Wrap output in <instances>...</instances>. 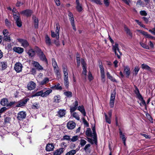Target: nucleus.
I'll return each instance as SVG.
<instances>
[{
	"label": "nucleus",
	"mask_w": 155,
	"mask_h": 155,
	"mask_svg": "<svg viewBox=\"0 0 155 155\" xmlns=\"http://www.w3.org/2000/svg\"><path fill=\"white\" fill-rule=\"evenodd\" d=\"M83 123L86 127L89 126V124L88 122L84 118H82Z\"/></svg>",
	"instance_id": "obj_56"
},
{
	"label": "nucleus",
	"mask_w": 155,
	"mask_h": 155,
	"mask_svg": "<svg viewBox=\"0 0 155 155\" xmlns=\"http://www.w3.org/2000/svg\"><path fill=\"white\" fill-rule=\"evenodd\" d=\"M76 8L78 12H81L83 10L82 5L79 3H76Z\"/></svg>",
	"instance_id": "obj_29"
},
{
	"label": "nucleus",
	"mask_w": 155,
	"mask_h": 155,
	"mask_svg": "<svg viewBox=\"0 0 155 155\" xmlns=\"http://www.w3.org/2000/svg\"><path fill=\"white\" fill-rule=\"evenodd\" d=\"M88 78L90 81H91L93 79V77L90 72H89L88 73Z\"/></svg>",
	"instance_id": "obj_61"
},
{
	"label": "nucleus",
	"mask_w": 155,
	"mask_h": 155,
	"mask_svg": "<svg viewBox=\"0 0 155 155\" xmlns=\"http://www.w3.org/2000/svg\"><path fill=\"white\" fill-rule=\"evenodd\" d=\"M66 114V111L64 110H60L58 112V116L60 117H61L64 116Z\"/></svg>",
	"instance_id": "obj_25"
},
{
	"label": "nucleus",
	"mask_w": 155,
	"mask_h": 155,
	"mask_svg": "<svg viewBox=\"0 0 155 155\" xmlns=\"http://www.w3.org/2000/svg\"><path fill=\"white\" fill-rule=\"evenodd\" d=\"M78 109L80 111L84 116H85L86 115V113L85 112L84 107L83 106H79Z\"/></svg>",
	"instance_id": "obj_22"
},
{
	"label": "nucleus",
	"mask_w": 155,
	"mask_h": 155,
	"mask_svg": "<svg viewBox=\"0 0 155 155\" xmlns=\"http://www.w3.org/2000/svg\"><path fill=\"white\" fill-rule=\"evenodd\" d=\"M63 74L68 73V68L67 66L63 65L62 66Z\"/></svg>",
	"instance_id": "obj_50"
},
{
	"label": "nucleus",
	"mask_w": 155,
	"mask_h": 155,
	"mask_svg": "<svg viewBox=\"0 0 155 155\" xmlns=\"http://www.w3.org/2000/svg\"><path fill=\"white\" fill-rule=\"evenodd\" d=\"M52 65L54 68H57L58 67L56 62L54 59L53 58L52 60Z\"/></svg>",
	"instance_id": "obj_46"
},
{
	"label": "nucleus",
	"mask_w": 155,
	"mask_h": 155,
	"mask_svg": "<svg viewBox=\"0 0 155 155\" xmlns=\"http://www.w3.org/2000/svg\"><path fill=\"white\" fill-rule=\"evenodd\" d=\"M42 90L40 91H38L35 94L31 95V97H33L36 96H41L42 97Z\"/></svg>",
	"instance_id": "obj_35"
},
{
	"label": "nucleus",
	"mask_w": 155,
	"mask_h": 155,
	"mask_svg": "<svg viewBox=\"0 0 155 155\" xmlns=\"http://www.w3.org/2000/svg\"><path fill=\"white\" fill-rule=\"evenodd\" d=\"M49 81V79L47 78H45L42 81L39 82V84L41 85H44L47 83Z\"/></svg>",
	"instance_id": "obj_31"
},
{
	"label": "nucleus",
	"mask_w": 155,
	"mask_h": 155,
	"mask_svg": "<svg viewBox=\"0 0 155 155\" xmlns=\"http://www.w3.org/2000/svg\"><path fill=\"white\" fill-rule=\"evenodd\" d=\"M54 87L57 90H61L62 89L61 86H60V84L59 83L55 85Z\"/></svg>",
	"instance_id": "obj_55"
},
{
	"label": "nucleus",
	"mask_w": 155,
	"mask_h": 155,
	"mask_svg": "<svg viewBox=\"0 0 155 155\" xmlns=\"http://www.w3.org/2000/svg\"><path fill=\"white\" fill-rule=\"evenodd\" d=\"M36 51L31 48H30L27 51V53L29 56L30 57H33L35 54Z\"/></svg>",
	"instance_id": "obj_15"
},
{
	"label": "nucleus",
	"mask_w": 155,
	"mask_h": 155,
	"mask_svg": "<svg viewBox=\"0 0 155 155\" xmlns=\"http://www.w3.org/2000/svg\"><path fill=\"white\" fill-rule=\"evenodd\" d=\"M34 49L40 59L41 61H44L46 63H47L48 61L47 59L41 50L37 46H35L34 48Z\"/></svg>",
	"instance_id": "obj_1"
},
{
	"label": "nucleus",
	"mask_w": 155,
	"mask_h": 155,
	"mask_svg": "<svg viewBox=\"0 0 155 155\" xmlns=\"http://www.w3.org/2000/svg\"><path fill=\"white\" fill-rule=\"evenodd\" d=\"M32 107L33 109H38L40 107L39 104L38 103H34L32 105Z\"/></svg>",
	"instance_id": "obj_45"
},
{
	"label": "nucleus",
	"mask_w": 155,
	"mask_h": 155,
	"mask_svg": "<svg viewBox=\"0 0 155 155\" xmlns=\"http://www.w3.org/2000/svg\"><path fill=\"white\" fill-rule=\"evenodd\" d=\"M64 84L67 88H68L69 86V82L68 78L64 79Z\"/></svg>",
	"instance_id": "obj_51"
},
{
	"label": "nucleus",
	"mask_w": 155,
	"mask_h": 155,
	"mask_svg": "<svg viewBox=\"0 0 155 155\" xmlns=\"http://www.w3.org/2000/svg\"><path fill=\"white\" fill-rule=\"evenodd\" d=\"M139 70L140 68L138 66H136L133 71V74H135V75H137Z\"/></svg>",
	"instance_id": "obj_43"
},
{
	"label": "nucleus",
	"mask_w": 155,
	"mask_h": 155,
	"mask_svg": "<svg viewBox=\"0 0 155 155\" xmlns=\"http://www.w3.org/2000/svg\"><path fill=\"white\" fill-rule=\"evenodd\" d=\"M135 89L134 90V93L137 96L138 98L141 99L142 98V96L140 93L137 87L136 86L135 87Z\"/></svg>",
	"instance_id": "obj_27"
},
{
	"label": "nucleus",
	"mask_w": 155,
	"mask_h": 155,
	"mask_svg": "<svg viewBox=\"0 0 155 155\" xmlns=\"http://www.w3.org/2000/svg\"><path fill=\"white\" fill-rule=\"evenodd\" d=\"M13 50L15 52L19 54L22 53L24 51L23 48L19 47H14Z\"/></svg>",
	"instance_id": "obj_17"
},
{
	"label": "nucleus",
	"mask_w": 155,
	"mask_h": 155,
	"mask_svg": "<svg viewBox=\"0 0 155 155\" xmlns=\"http://www.w3.org/2000/svg\"><path fill=\"white\" fill-rule=\"evenodd\" d=\"M78 137L77 136H74L72 137L71 139V141L72 142H75L78 139Z\"/></svg>",
	"instance_id": "obj_57"
},
{
	"label": "nucleus",
	"mask_w": 155,
	"mask_h": 155,
	"mask_svg": "<svg viewBox=\"0 0 155 155\" xmlns=\"http://www.w3.org/2000/svg\"><path fill=\"white\" fill-rule=\"evenodd\" d=\"M3 34L4 35H8L9 34V32L7 29H4L3 31Z\"/></svg>",
	"instance_id": "obj_63"
},
{
	"label": "nucleus",
	"mask_w": 155,
	"mask_h": 155,
	"mask_svg": "<svg viewBox=\"0 0 155 155\" xmlns=\"http://www.w3.org/2000/svg\"><path fill=\"white\" fill-rule=\"evenodd\" d=\"M68 15L73 29L74 31H76V29L74 22V18L73 14L71 12H69L68 13Z\"/></svg>",
	"instance_id": "obj_4"
},
{
	"label": "nucleus",
	"mask_w": 155,
	"mask_h": 155,
	"mask_svg": "<svg viewBox=\"0 0 155 155\" xmlns=\"http://www.w3.org/2000/svg\"><path fill=\"white\" fill-rule=\"evenodd\" d=\"M7 64L5 61H2L0 63V69L4 70L7 67Z\"/></svg>",
	"instance_id": "obj_23"
},
{
	"label": "nucleus",
	"mask_w": 155,
	"mask_h": 155,
	"mask_svg": "<svg viewBox=\"0 0 155 155\" xmlns=\"http://www.w3.org/2000/svg\"><path fill=\"white\" fill-rule=\"evenodd\" d=\"M141 68L143 69L147 70L149 71H150V68L146 64H142L141 65Z\"/></svg>",
	"instance_id": "obj_41"
},
{
	"label": "nucleus",
	"mask_w": 155,
	"mask_h": 155,
	"mask_svg": "<svg viewBox=\"0 0 155 155\" xmlns=\"http://www.w3.org/2000/svg\"><path fill=\"white\" fill-rule=\"evenodd\" d=\"M86 143V141L84 139H81L80 141V144L81 146H84Z\"/></svg>",
	"instance_id": "obj_58"
},
{
	"label": "nucleus",
	"mask_w": 155,
	"mask_h": 155,
	"mask_svg": "<svg viewBox=\"0 0 155 155\" xmlns=\"http://www.w3.org/2000/svg\"><path fill=\"white\" fill-rule=\"evenodd\" d=\"M115 95L116 92L114 91L112 92L111 94L110 105L111 108H113L114 106Z\"/></svg>",
	"instance_id": "obj_6"
},
{
	"label": "nucleus",
	"mask_w": 155,
	"mask_h": 155,
	"mask_svg": "<svg viewBox=\"0 0 155 155\" xmlns=\"http://www.w3.org/2000/svg\"><path fill=\"white\" fill-rule=\"evenodd\" d=\"M18 41L21 44V45L25 48L28 47L29 45V43L28 41L25 40L21 38H18Z\"/></svg>",
	"instance_id": "obj_7"
},
{
	"label": "nucleus",
	"mask_w": 155,
	"mask_h": 155,
	"mask_svg": "<svg viewBox=\"0 0 155 155\" xmlns=\"http://www.w3.org/2000/svg\"><path fill=\"white\" fill-rule=\"evenodd\" d=\"M45 41L46 43L48 45H51V40L50 38L47 35H46L45 36Z\"/></svg>",
	"instance_id": "obj_33"
},
{
	"label": "nucleus",
	"mask_w": 155,
	"mask_h": 155,
	"mask_svg": "<svg viewBox=\"0 0 155 155\" xmlns=\"http://www.w3.org/2000/svg\"><path fill=\"white\" fill-rule=\"evenodd\" d=\"M26 116V114L25 111H20L17 114V118L18 120H21L25 118Z\"/></svg>",
	"instance_id": "obj_3"
},
{
	"label": "nucleus",
	"mask_w": 155,
	"mask_h": 155,
	"mask_svg": "<svg viewBox=\"0 0 155 155\" xmlns=\"http://www.w3.org/2000/svg\"><path fill=\"white\" fill-rule=\"evenodd\" d=\"M72 116L78 120H79L80 119L79 115L76 112H73L72 113Z\"/></svg>",
	"instance_id": "obj_48"
},
{
	"label": "nucleus",
	"mask_w": 155,
	"mask_h": 155,
	"mask_svg": "<svg viewBox=\"0 0 155 155\" xmlns=\"http://www.w3.org/2000/svg\"><path fill=\"white\" fill-rule=\"evenodd\" d=\"M73 106H70V112H72L74 111L78 108V102L76 101L73 104Z\"/></svg>",
	"instance_id": "obj_14"
},
{
	"label": "nucleus",
	"mask_w": 155,
	"mask_h": 155,
	"mask_svg": "<svg viewBox=\"0 0 155 155\" xmlns=\"http://www.w3.org/2000/svg\"><path fill=\"white\" fill-rule=\"evenodd\" d=\"M56 30L55 32L57 33L58 37V33H59L60 29V25L59 23H56L55 24Z\"/></svg>",
	"instance_id": "obj_37"
},
{
	"label": "nucleus",
	"mask_w": 155,
	"mask_h": 155,
	"mask_svg": "<svg viewBox=\"0 0 155 155\" xmlns=\"http://www.w3.org/2000/svg\"><path fill=\"white\" fill-rule=\"evenodd\" d=\"M36 84L33 81L29 82L27 85V88L29 90L34 89L36 87Z\"/></svg>",
	"instance_id": "obj_11"
},
{
	"label": "nucleus",
	"mask_w": 155,
	"mask_h": 155,
	"mask_svg": "<svg viewBox=\"0 0 155 155\" xmlns=\"http://www.w3.org/2000/svg\"><path fill=\"white\" fill-rule=\"evenodd\" d=\"M32 13V12L31 10L27 9L21 12V13L27 16H30Z\"/></svg>",
	"instance_id": "obj_20"
},
{
	"label": "nucleus",
	"mask_w": 155,
	"mask_h": 155,
	"mask_svg": "<svg viewBox=\"0 0 155 155\" xmlns=\"http://www.w3.org/2000/svg\"><path fill=\"white\" fill-rule=\"evenodd\" d=\"M8 102V100L7 99L3 98L1 100V104L3 106H5V105L7 106Z\"/></svg>",
	"instance_id": "obj_32"
},
{
	"label": "nucleus",
	"mask_w": 155,
	"mask_h": 155,
	"mask_svg": "<svg viewBox=\"0 0 155 155\" xmlns=\"http://www.w3.org/2000/svg\"><path fill=\"white\" fill-rule=\"evenodd\" d=\"M99 67L100 70L101 77V80L103 82L105 81V74L104 71V69L102 63L101 61H99Z\"/></svg>",
	"instance_id": "obj_2"
},
{
	"label": "nucleus",
	"mask_w": 155,
	"mask_h": 155,
	"mask_svg": "<svg viewBox=\"0 0 155 155\" xmlns=\"http://www.w3.org/2000/svg\"><path fill=\"white\" fill-rule=\"evenodd\" d=\"M51 36L53 38H56V39L58 40L59 38V33H58V37L57 34V33H55L53 31H51Z\"/></svg>",
	"instance_id": "obj_36"
},
{
	"label": "nucleus",
	"mask_w": 155,
	"mask_h": 155,
	"mask_svg": "<svg viewBox=\"0 0 155 155\" xmlns=\"http://www.w3.org/2000/svg\"><path fill=\"white\" fill-rule=\"evenodd\" d=\"M34 22L35 28H37L38 25V20L36 18H34Z\"/></svg>",
	"instance_id": "obj_49"
},
{
	"label": "nucleus",
	"mask_w": 155,
	"mask_h": 155,
	"mask_svg": "<svg viewBox=\"0 0 155 155\" xmlns=\"http://www.w3.org/2000/svg\"><path fill=\"white\" fill-rule=\"evenodd\" d=\"M54 148V146L52 143H48L47 144L46 150L47 151H52Z\"/></svg>",
	"instance_id": "obj_18"
},
{
	"label": "nucleus",
	"mask_w": 155,
	"mask_h": 155,
	"mask_svg": "<svg viewBox=\"0 0 155 155\" xmlns=\"http://www.w3.org/2000/svg\"><path fill=\"white\" fill-rule=\"evenodd\" d=\"M104 2L105 5L107 7H108L109 6L110 4V0H104Z\"/></svg>",
	"instance_id": "obj_59"
},
{
	"label": "nucleus",
	"mask_w": 155,
	"mask_h": 155,
	"mask_svg": "<svg viewBox=\"0 0 155 155\" xmlns=\"http://www.w3.org/2000/svg\"><path fill=\"white\" fill-rule=\"evenodd\" d=\"M140 45L143 48L146 49H149V48L148 45L143 43L142 42H140Z\"/></svg>",
	"instance_id": "obj_54"
},
{
	"label": "nucleus",
	"mask_w": 155,
	"mask_h": 155,
	"mask_svg": "<svg viewBox=\"0 0 155 155\" xmlns=\"http://www.w3.org/2000/svg\"><path fill=\"white\" fill-rule=\"evenodd\" d=\"M140 14L142 16H146L147 13L145 11H141L140 12Z\"/></svg>",
	"instance_id": "obj_62"
},
{
	"label": "nucleus",
	"mask_w": 155,
	"mask_h": 155,
	"mask_svg": "<svg viewBox=\"0 0 155 155\" xmlns=\"http://www.w3.org/2000/svg\"><path fill=\"white\" fill-rule=\"evenodd\" d=\"M29 100V98H26L21 100L17 103V104L16 106L17 107H20L24 106Z\"/></svg>",
	"instance_id": "obj_9"
},
{
	"label": "nucleus",
	"mask_w": 155,
	"mask_h": 155,
	"mask_svg": "<svg viewBox=\"0 0 155 155\" xmlns=\"http://www.w3.org/2000/svg\"><path fill=\"white\" fill-rule=\"evenodd\" d=\"M85 133L86 135L88 137H93V135L92 133L91 130V129L90 128H87V130L86 131Z\"/></svg>",
	"instance_id": "obj_30"
},
{
	"label": "nucleus",
	"mask_w": 155,
	"mask_h": 155,
	"mask_svg": "<svg viewBox=\"0 0 155 155\" xmlns=\"http://www.w3.org/2000/svg\"><path fill=\"white\" fill-rule=\"evenodd\" d=\"M64 94L66 96L68 97H71L72 96V92L69 91L65 92L64 93Z\"/></svg>",
	"instance_id": "obj_47"
},
{
	"label": "nucleus",
	"mask_w": 155,
	"mask_h": 155,
	"mask_svg": "<svg viewBox=\"0 0 155 155\" xmlns=\"http://www.w3.org/2000/svg\"><path fill=\"white\" fill-rule=\"evenodd\" d=\"M140 100H141V102L140 103V105L141 106H144L145 108H147L146 104V102L143 99V98L142 97V98L139 99Z\"/></svg>",
	"instance_id": "obj_38"
},
{
	"label": "nucleus",
	"mask_w": 155,
	"mask_h": 155,
	"mask_svg": "<svg viewBox=\"0 0 155 155\" xmlns=\"http://www.w3.org/2000/svg\"><path fill=\"white\" fill-rule=\"evenodd\" d=\"M104 116L105 117L106 121L108 124H110L111 123L110 120L111 117H108L106 113H104Z\"/></svg>",
	"instance_id": "obj_44"
},
{
	"label": "nucleus",
	"mask_w": 155,
	"mask_h": 155,
	"mask_svg": "<svg viewBox=\"0 0 155 155\" xmlns=\"http://www.w3.org/2000/svg\"><path fill=\"white\" fill-rule=\"evenodd\" d=\"M124 28L125 31L126 32V33L130 36V38H132L133 37V35L132 33L131 32L130 29L126 26H124Z\"/></svg>",
	"instance_id": "obj_26"
},
{
	"label": "nucleus",
	"mask_w": 155,
	"mask_h": 155,
	"mask_svg": "<svg viewBox=\"0 0 155 155\" xmlns=\"http://www.w3.org/2000/svg\"><path fill=\"white\" fill-rule=\"evenodd\" d=\"M118 44L116 43L114 45H113V50L114 51L115 54L116 55L117 54L116 51L117 50L120 54H121V53L120 52L118 48Z\"/></svg>",
	"instance_id": "obj_24"
},
{
	"label": "nucleus",
	"mask_w": 155,
	"mask_h": 155,
	"mask_svg": "<svg viewBox=\"0 0 155 155\" xmlns=\"http://www.w3.org/2000/svg\"><path fill=\"white\" fill-rule=\"evenodd\" d=\"M91 146V145L90 144H86L84 148V150L86 152L90 150L89 148Z\"/></svg>",
	"instance_id": "obj_52"
},
{
	"label": "nucleus",
	"mask_w": 155,
	"mask_h": 155,
	"mask_svg": "<svg viewBox=\"0 0 155 155\" xmlns=\"http://www.w3.org/2000/svg\"><path fill=\"white\" fill-rule=\"evenodd\" d=\"M81 63L83 68L82 74L86 76L87 75L86 64L84 60L83 59H81Z\"/></svg>",
	"instance_id": "obj_10"
},
{
	"label": "nucleus",
	"mask_w": 155,
	"mask_h": 155,
	"mask_svg": "<svg viewBox=\"0 0 155 155\" xmlns=\"http://www.w3.org/2000/svg\"><path fill=\"white\" fill-rule=\"evenodd\" d=\"M32 64L34 66L39 70H42L43 68L42 67L38 62L36 61H33Z\"/></svg>",
	"instance_id": "obj_16"
},
{
	"label": "nucleus",
	"mask_w": 155,
	"mask_h": 155,
	"mask_svg": "<svg viewBox=\"0 0 155 155\" xmlns=\"http://www.w3.org/2000/svg\"><path fill=\"white\" fill-rule=\"evenodd\" d=\"M135 21L137 23V24L140 25V26L143 28L145 26L141 22L139 21L138 20L136 19Z\"/></svg>",
	"instance_id": "obj_60"
},
{
	"label": "nucleus",
	"mask_w": 155,
	"mask_h": 155,
	"mask_svg": "<svg viewBox=\"0 0 155 155\" xmlns=\"http://www.w3.org/2000/svg\"><path fill=\"white\" fill-rule=\"evenodd\" d=\"M76 153V151L75 150H72L68 153L65 155H74Z\"/></svg>",
	"instance_id": "obj_53"
},
{
	"label": "nucleus",
	"mask_w": 155,
	"mask_h": 155,
	"mask_svg": "<svg viewBox=\"0 0 155 155\" xmlns=\"http://www.w3.org/2000/svg\"><path fill=\"white\" fill-rule=\"evenodd\" d=\"M124 71L127 76L128 77L130 74V69L129 67L127 66L124 68Z\"/></svg>",
	"instance_id": "obj_34"
},
{
	"label": "nucleus",
	"mask_w": 155,
	"mask_h": 155,
	"mask_svg": "<svg viewBox=\"0 0 155 155\" xmlns=\"http://www.w3.org/2000/svg\"><path fill=\"white\" fill-rule=\"evenodd\" d=\"M52 90L51 89H49L48 90H47L45 92H43V90H42V97H46L52 92Z\"/></svg>",
	"instance_id": "obj_19"
},
{
	"label": "nucleus",
	"mask_w": 155,
	"mask_h": 155,
	"mask_svg": "<svg viewBox=\"0 0 155 155\" xmlns=\"http://www.w3.org/2000/svg\"><path fill=\"white\" fill-rule=\"evenodd\" d=\"M149 31L151 32L153 35H155V27L152 30H150Z\"/></svg>",
	"instance_id": "obj_64"
},
{
	"label": "nucleus",
	"mask_w": 155,
	"mask_h": 155,
	"mask_svg": "<svg viewBox=\"0 0 155 155\" xmlns=\"http://www.w3.org/2000/svg\"><path fill=\"white\" fill-rule=\"evenodd\" d=\"M92 130L93 131V133L92 134L93 135V138L94 139V140H92L91 139H89L90 140H89V142L92 144H94V143L96 144L97 137L95 129L94 128H93Z\"/></svg>",
	"instance_id": "obj_12"
},
{
	"label": "nucleus",
	"mask_w": 155,
	"mask_h": 155,
	"mask_svg": "<svg viewBox=\"0 0 155 155\" xmlns=\"http://www.w3.org/2000/svg\"><path fill=\"white\" fill-rule=\"evenodd\" d=\"M75 123L73 121H69L67 124V127L69 129H74L76 126Z\"/></svg>",
	"instance_id": "obj_13"
},
{
	"label": "nucleus",
	"mask_w": 155,
	"mask_h": 155,
	"mask_svg": "<svg viewBox=\"0 0 155 155\" xmlns=\"http://www.w3.org/2000/svg\"><path fill=\"white\" fill-rule=\"evenodd\" d=\"M119 130L120 138L122 139L123 140H126V136L124 135V133H123L120 129H119Z\"/></svg>",
	"instance_id": "obj_40"
},
{
	"label": "nucleus",
	"mask_w": 155,
	"mask_h": 155,
	"mask_svg": "<svg viewBox=\"0 0 155 155\" xmlns=\"http://www.w3.org/2000/svg\"><path fill=\"white\" fill-rule=\"evenodd\" d=\"M61 96L60 95H55L54 97L53 101L54 102L58 103L61 101Z\"/></svg>",
	"instance_id": "obj_28"
},
{
	"label": "nucleus",
	"mask_w": 155,
	"mask_h": 155,
	"mask_svg": "<svg viewBox=\"0 0 155 155\" xmlns=\"http://www.w3.org/2000/svg\"><path fill=\"white\" fill-rule=\"evenodd\" d=\"M54 72L56 75L58 77H60V71L59 69V68H54Z\"/></svg>",
	"instance_id": "obj_42"
},
{
	"label": "nucleus",
	"mask_w": 155,
	"mask_h": 155,
	"mask_svg": "<svg viewBox=\"0 0 155 155\" xmlns=\"http://www.w3.org/2000/svg\"><path fill=\"white\" fill-rule=\"evenodd\" d=\"M64 151V149L63 148H61L58 149L53 152L54 155H60Z\"/></svg>",
	"instance_id": "obj_21"
},
{
	"label": "nucleus",
	"mask_w": 155,
	"mask_h": 155,
	"mask_svg": "<svg viewBox=\"0 0 155 155\" xmlns=\"http://www.w3.org/2000/svg\"><path fill=\"white\" fill-rule=\"evenodd\" d=\"M22 68V64L20 62H17L15 64L14 68L17 72L19 73L21 71Z\"/></svg>",
	"instance_id": "obj_5"
},
{
	"label": "nucleus",
	"mask_w": 155,
	"mask_h": 155,
	"mask_svg": "<svg viewBox=\"0 0 155 155\" xmlns=\"http://www.w3.org/2000/svg\"><path fill=\"white\" fill-rule=\"evenodd\" d=\"M13 17L16 21L17 26L18 27H21L22 25V22L19 16L13 14Z\"/></svg>",
	"instance_id": "obj_8"
},
{
	"label": "nucleus",
	"mask_w": 155,
	"mask_h": 155,
	"mask_svg": "<svg viewBox=\"0 0 155 155\" xmlns=\"http://www.w3.org/2000/svg\"><path fill=\"white\" fill-rule=\"evenodd\" d=\"M3 39L4 40L9 42H10L11 41L10 35L9 34L8 35H4Z\"/></svg>",
	"instance_id": "obj_39"
}]
</instances>
